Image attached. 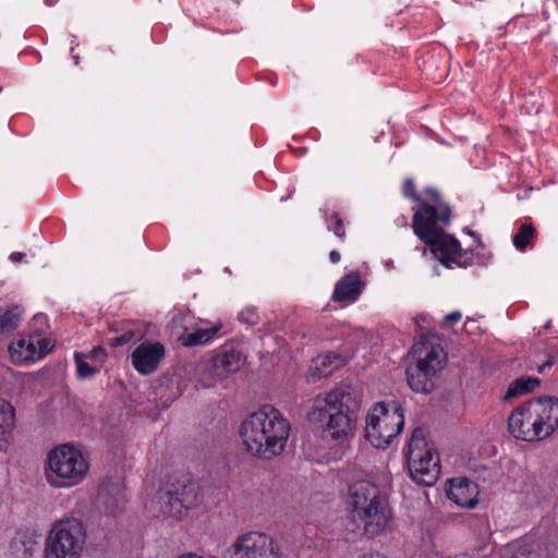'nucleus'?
Returning <instances> with one entry per match:
<instances>
[{"label": "nucleus", "mask_w": 558, "mask_h": 558, "mask_svg": "<svg viewBox=\"0 0 558 558\" xmlns=\"http://www.w3.org/2000/svg\"><path fill=\"white\" fill-rule=\"evenodd\" d=\"M403 195L421 206V196L415 192V184L412 179H407L402 186Z\"/></svg>", "instance_id": "obj_27"}, {"label": "nucleus", "mask_w": 558, "mask_h": 558, "mask_svg": "<svg viewBox=\"0 0 558 558\" xmlns=\"http://www.w3.org/2000/svg\"><path fill=\"white\" fill-rule=\"evenodd\" d=\"M474 490H445L446 496L449 500L454 502L460 508L473 509L477 506L478 499L477 494L480 490H476L474 495Z\"/></svg>", "instance_id": "obj_22"}, {"label": "nucleus", "mask_w": 558, "mask_h": 558, "mask_svg": "<svg viewBox=\"0 0 558 558\" xmlns=\"http://www.w3.org/2000/svg\"><path fill=\"white\" fill-rule=\"evenodd\" d=\"M58 0H45V4L48 7L53 5Z\"/></svg>", "instance_id": "obj_38"}, {"label": "nucleus", "mask_w": 558, "mask_h": 558, "mask_svg": "<svg viewBox=\"0 0 558 558\" xmlns=\"http://www.w3.org/2000/svg\"><path fill=\"white\" fill-rule=\"evenodd\" d=\"M196 499L195 490H158L161 512L172 518H179L183 510L192 508Z\"/></svg>", "instance_id": "obj_15"}, {"label": "nucleus", "mask_w": 558, "mask_h": 558, "mask_svg": "<svg viewBox=\"0 0 558 558\" xmlns=\"http://www.w3.org/2000/svg\"><path fill=\"white\" fill-rule=\"evenodd\" d=\"M344 364V360L332 352L313 359L308 375L313 380L328 376Z\"/></svg>", "instance_id": "obj_17"}, {"label": "nucleus", "mask_w": 558, "mask_h": 558, "mask_svg": "<svg viewBox=\"0 0 558 558\" xmlns=\"http://www.w3.org/2000/svg\"><path fill=\"white\" fill-rule=\"evenodd\" d=\"M408 466L417 485L433 486L439 477V458L424 438L422 429H415L408 447Z\"/></svg>", "instance_id": "obj_9"}, {"label": "nucleus", "mask_w": 558, "mask_h": 558, "mask_svg": "<svg viewBox=\"0 0 558 558\" xmlns=\"http://www.w3.org/2000/svg\"><path fill=\"white\" fill-rule=\"evenodd\" d=\"M225 558H280L275 541L265 533L248 532L240 535L225 551Z\"/></svg>", "instance_id": "obj_12"}, {"label": "nucleus", "mask_w": 558, "mask_h": 558, "mask_svg": "<svg viewBox=\"0 0 558 558\" xmlns=\"http://www.w3.org/2000/svg\"><path fill=\"white\" fill-rule=\"evenodd\" d=\"M290 430V422L279 410L267 404L241 423L239 434L250 454L270 460L283 452Z\"/></svg>", "instance_id": "obj_2"}, {"label": "nucleus", "mask_w": 558, "mask_h": 558, "mask_svg": "<svg viewBox=\"0 0 558 558\" xmlns=\"http://www.w3.org/2000/svg\"><path fill=\"white\" fill-rule=\"evenodd\" d=\"M366 483L372 488H384L386 486L391 485L390 477L383 471L379 474H374L367 476L366 480L362 478L360 475L355 474L352 476L351 482H348L349 488L353 486Z\"/></svg>", "instance_id": "obj_24"}, {"label": "nucleus", "mask_w": 558, "mask_h": 558, "mask_svg": "<svg viewBox=\"0 0 558 558\" xmlns=\"http://www.w3.org/2000/svg\"><path fill=\"white\" fill-rule=\"evenodd\" d=\"M22 316L23 310L20 305L0 307V336L14 331L20 325Z\"/></svg>", "instance_id": "obj_19"}, {"label": "nucleus", "mask_w": 558, "mask_h": 558, "mask_svg": "<svg viewBox=\"0 0 558 558\" xmlns=\"http://www.w3.org/2000/svg\"><path fill=\"white\" fill-rule=\"evenodd\" d=\"M426 253H427V250L424 247V248L422 250V254H423V255H426Z\"/></svg>", "instance_id": "obj_41"}, {"label": "nucleus", "mask_w": 558, "mask_h": 558, "mask_svg": "<svg viewBox=\"0 0 558 558\" xmlns=\"http://www.w3.org/2000/svg\"><path fill=\"white\" fill-rule=\"evenodd\" d=\"M181 486H182V488H186L187 483L184 482V483L181 484Z\"/></svg>", "instance_id": "obj_42"}, {"label": "nucleus", "mask_w": 558, "mask_h": 558, "mask_svg": "<svg viewBox=\"0 0 558 558\" xmlns=\"http://www.w3.org/2000/svg\"><path fill=\"white\" fill-rule=\"evenodd\" d=\"M328 228L339 238L344 236V227L338 214H332L329 218Z\"/></svg>", "instance_id": "obj_29"}, {"label": "nucleus", "mask_w": 558, "mask_h": 558, "mask_svg": "<svg viewBox=\"0 0 558 558\" xmlns=\"http://www.w3.org/2000/svg\"><path fill=\"white\" fill-rule=\"evenodd\" d=\"M539 385V380L534 377H522L509 385L505 398H515L533 391Z\"/></svg>", "instance_id": "obj_21"}, {"label": "nucleus", "mask_w": 558, "mask_h": 558, "mask_svg": "<svg viewBox=\"0 0 558 558\" xmlns=\"http://www.w3.org/2000/svg\"><path fill=\"white\" fill-rule=\"evenodd\" d=\"M329 259L332 264H336L340 260V254L337 251H331L329 253Z\"/></svg>", "instance_id": "obj_35"}, {"label": "nucleus", "mask_w": 558, "mask_h": 558, "mask_svg": "<svg viewBox=\"0 0 558 558\" xmlns=\"http://www.w3.org/2000/svg\"><path fill=\"white\" fill-rule=\"evenodd\" d=\"M536 239V230L530 225H522L519 231L513 235L512 242L518 251L523 252L527 246H533Z\"/></svg>", "instance_id": "obj_23"}, {"label": "nucleus", "mask_w": 558, "mask_h": 558, "mask_svg": "<svg viewBox=\"0 0 558 558\" xmlns=\"http://www.w3.org/2000/svg\"><path fill=\"white\" fill-rule=\"evenodd\" d=\"M23 257H24V254L23 253H19V252L12 253L10 255V259L12 262H14V263L21 262Z\"/></svg>", "instance_id": "obj_36"}, {"label": "nucleus", "mask_w": 558, "mask_h": 558, "mask_svg": "<svg viewBox=\"0 0 558 558\" xmlns=\"http://www.w3.org/2000/svg\"><path fill=\"white\" fill-rule=\"evenodd\" d=\"M361 558H387V557L378 551H371V553L364 554Z\"/></svg>", "instance_id": "obj_34"}, {"label": "nucleus", "mask_w": 558, "mask_h": 558, "mask_svg": "<svg viewBox=\"0 0 558 558\" xmlns=\"http://www.w3.org/2000/svg\"><path fill=\"white\" fill-rule=\"evenodd\" d=\"M133 336H134V333H133L132 331H128V332L123 333L122 336L111 338V339L109 340L110 345H111V347H120V345H123V344L128 343L129 341H131V339L133 338Z\"/></svg>", "instance_id": "obj_30"}, {"label": "nucleus", "mask_w": 558, "mask_h": 558, "mask_svg": "<svg viewBox=\"0 0 558 558\" xmlns=\"http://www.w3.org/2000/svg\"><path fill=\"white\" fill-rule=\"evenodd\" d=\"M364 288L361 274L351 271L343 276L335 286L332 300L337 303H352L357 300Z\"/></svg>", "instance_id": "obj_16"}, {"label": "nucleus", "mask_w": 558, "mask_h": 558, "mask_svg": "<svg viewBox=\"0 0 558 558\" xmlns=\"http://www.w3.org/2000/svg\"><path fill=\"white\" fill-rule=\"evenodd\" d=\"M404 424L402 409L393 404L390 410L384 402L373 405L366 416V437L373 447L386 448L401 432Z\"/></svg>", "instance_id": "obj_10"}, {"label": "nucleus", "mask_w": 558, "mask_h": 558, "mask_svg": "<svg viewBox=\"0 0 558 558\" xmlns=\"http://www.w3.org/2000/svg\"><path fill=\"white\" fill-rule=\"evenodd\" d=\"M244 359L240 351L222 349L204 365L199 372V381L206 388L215 387L236 373L243 365Z\"/></svg>", "instance_id": "obj_11"}, {"label": "nucleus", "mask_w": 558, "mask_h": 558, "mask_svg": "<svg viewBox=\"0 0 558 558\" xmlns=\"http://www.w3.org/2000/svg\"><path fill=\"white\" fill-rule=\"evenodd\" d=\"M73 58H74V60H75V64H78V57H77V56H74Z\"/></svg>", "instance_id": "obj_40"}, {"label": "nucleus", "mask_w": 558, "mask_h": 558, "mask_svg": "<svg viewBox=\"0 0 558 558\" xmlns=\"http://www.w3.org/2000/svg\"><path fill=\"white\" fill-rule=\"evenodd\" d=\"M221 324H216L209 328H196L192 331L185 330L179 336L178 341L183 347H195L208 343L220 330Z\"/></svg>", "instance_id": "obj_18"}, {"label": "nucleus", "mask_w": 558, "mask_h": 558, "mask_svg": "<svg viewBox=\"0 0 558 558\" xmlns=\"http://www.w3.org/2000/svg\"><path fill=\"white\" fill-rule=\"evenodd\" d=\"M428 199L421 197V206L414 211V234L430 250L434 257L447 268H466L473 264V253L462 250L459 241L445 229L450 226L451 207L441 199L438 191L426 189Z\"/></svg>", "instance_id": "obj_1"}, {"label": "nucleus", "mask_w": 558, "mask_h": 558, "mask_svg": "<svg viewBox=\"0 0 558 558\" xmlns=\"http://www.w3.org/2000/svg\"><path fill=\"white\" fill-rule=\"evenodd\" d=\"M361 404V396L350 386L335 388L314 401L313 418L320 422L326 438L342 442L353 433L354 413Z\"/></svg>", "instance_id": "obj_3"}, {"label": "nucleus", "mask_w": 558, "mask_h": 558, "mask_svg": "<svg viewBox=\"0 0 558 558\" xmlns=\"http://www.w3.org/2000/svg\"><path fill=\"white\" fill-rule=\"evenodd\" d=\"M461 318H462L461 312L454 311V312L446 315L445 320H446V323L452 325V324H456V323L460 322Z\"/></svg>", "instance_id": "obj_32"}, {"label": "nucleus", "mask_w": 558, "mask_h": 558, "mask_svg": "<svg viewBox=\"0 0 558 558\" xmlns=\"http://www.w3.org/2000/svg\"><path fill=\"white\" fill-rule=\"evenodd\" d=\"M446 354L440 344L429 340L416 342L411 350V362L407 366V380L414 392L433 390L436 375L445 367Z\"/></svg>", "instance_id": "obj_5"}, {"label": "nucleus", "mask_w": 558, "mask_h": 558, "mask_svg": "<svg viewBox=\"0 0 558 558\" xmlns=\"http://www.w3.org/2000/svg\"><path fill=\"white\" fill-rule=\"evenodd\" d=\"M510 558H534L533 554L524 548H519Z\"/></svg>", "instance_id": "obj_33"}, {"label": "nucleus", "mask_w": 558, "mask_h": 558, "mask_svg": "<svg viewBox=\"0 0 558 558\" xmlns=\"http://www.w3.org/2000/svg\"><path fill=\"white\" fill-rule=\"evenodd\" d=\"M351 515L354 521L363 524L368 537H374L385 531L390 512L387 500L379 490H354L349 500Z\"/></svg>", "instance_id": "obj_6"}, {"label": "nucleus", "mask_w": 558, "mask_h": 558, "mask_svg": "<svg viewBox=\"0 0 558 558\" xmlns=\"http://www.w3.org/2000/svg\"><path fill=\"white\" fill-rule=\"evenodd\" d=\"M88 357L94 360V361H97L99 363H104L105 361V357H106V351L104 348L101 347H95L89 353H88Z\"/></svg>", "instance_id": "obj_31"}, {"label": "nucleus", "mask_w": 558, "mask_h": 558, "mask_svg": "<svg viewBox=\"0 0 558 558\" xmlns=\"http://www.w3.org/2000/svg\"><path fill=\"white\" fill-rule=\"evenodd\" d=\"M49 341L38 336L20 337L13 340L9 347L13 363L24 364L41 359L50 351Z\"/></svg>", "instance_id": "obj_13"}, {"label": "nucleus", "mask_w": 558, "mask_h": 558, "mask_svg": "<svg viewBox=\"0 0 558 558\" xmlns=\"http://www.w3.org/2000/svg\"><path fill=\"white\" fill-rule=\"evenodd\" d=\"M88 469L81 450L69 444L59 445L48 453L46 475L51 484L59 478L69 486L78 485L86 477Z\"/></svg>", "instance_id": "obj_7"}, {"label": "nucleus", "mask_w": 558, "mask_h": 558, "mask_svg": "<svg viewBox=\"0 0 558 558\" xmlns=\"http://www.w3.org/2000/svg\"><path fill=\"white\" fill-rule=\"evenodd\" d=\"M25 556H32L33 553H32V548L28 547V548H25V551H24Z\"/></svg>", "instance_id": "obj_39"}, {"label": "nucleus", "mask_w": 558, "mask_h": 558, "mask_svg": "<svg viewBox=\"0 0 558 558\" xmlns=\"http://www.w3.org/2000/svg\"><path fill=\"white\" fill-rule=\"evenodd\" d=\"M239 319L247 325L254 326L258 324L259 316L254 307H247L240 313Z\"/></svg>", "instance_id": "obj_28"}, {"label": "nucleus", "mask_w": 558, "mask_h": 558, "mask_svg": "<svg viewBox=\"0 0 558 558\" xmlns=\"http://www.w3.org/2000/svg\"><path fill=\"white\" fill-rule=\"evenodd\" d=\"M183 320H184V316L182 314L175 315L171 320V325L178 326V325L182 324Z\"/></svg>", "instance_id": "obj_37"}, {"label": "nucleus", "mask_w": 558, "mask_h": 558, "mask_svg": "<svg viewBox=\"0 0 558 558\" xmlns=\"http://www.w3.org/2000/svg\"><path fill=\"white\" fill-rule=\"evenodd\" d=\"M85 530L77 519L53 524L44 549V558H81L85 544Z\"/></svg>", "instance_id": "obj_8"}, {"label": "nucleus", "mask_w": 558, "mask_h": 558, "mask_svg": "<svg viewBox=\"0 0 558 558\" xmlns=\"http://www.w3.org/2000/svg\"><path fill=\"white\" fill-rule=\"evenodd\" d=\"M471 485L475 486V488H478V484L474 483L471 478L466 476H457L447 478L445 483V488H469Z\"/></svg>", "instance_id": "obj_26"}, {"label": "nucleus", "mask_w": 558, "mask_h": 558, "mask_svg": "<svg viewBox=\"0 0 558 558\" xmlns=\"http://www.w3.org/2000/svg\"><path fill=\"white\" fill-rule=\"evenodd\" d=\"M15 424L13 407L0 400V441H7Z\"/></svg>", "instance_id": "obj_20"}, {"label": "nucleus", "mask_w": 558, "mask_h": 558, "mask_svg": "<svg viewBox=\"0 0 558 558\" xmlns=\"http://www.w3.org/2000/svg\"><path fill=\"white\" fill-rule=\"evenodd\" d=\"M166 355L165 345L160 342L145 341L132 353V365L141 375L153 374Z\"/></svg>", "instance_id": "obj_14"}, {"label": "nucleus", "mask_w": 558, "mask_h": 558, "mask_svg": "<svg viewBox=\"0 0 558 558\" xmlns=\"http://www.w3.org/2000/svg\"><path fill=\"white\" fill-rule=\"evenodd\" d=\"M84 359H85L84 354L75 353L77 374L82 378L89 377L98 372L97 366H90Z\"/></svg>", "instance_id": "obj_25"}, {"label": "nucleus", "mask_w": 558, "mask_h": 558, "mask_svg": "<svg viewBox=\"0 0 558 558\" xmlns=\"http://www.w3.org/2000/svg\"><path fill=\"white\" fill-rule=\"evenodd\" d=\"M558 427V399L543 397L517 407L508 417V430L519 440L534 442L548 438Z\"/></svg>", "instance_id": "obj_4"}]
</instances>
